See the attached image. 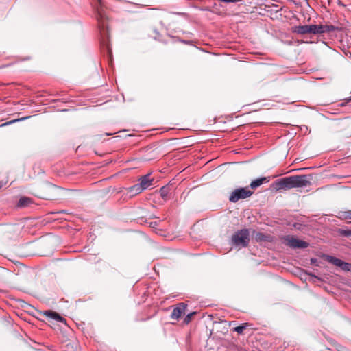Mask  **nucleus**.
Here are the masks:
<instances>
[{"mask_svg": "<svg viewBox=\"0 0 351 351\" xmlns=\"http://www.w3.org/2000/svg\"><path fill=\"white\" fill-rule=\"evenodd\" d=\"M311 175H296L277 179L271 184V188L276 191H287L293 188L310 186Z\"/></svg>", "mask_w": 351, "mask_h": 351, "instance_id": "obj_1", "label": "nucleus"}, {"mask_svg": "<svg viewBox=\"0 0 351 351\" xmlns=\"http://www.w3.org/2000/svg\"><path fill=\"white\" fill-rule=\"evenodd\" d=\"M250 243V232L248 229L243 228L237 231L230 240V244L234 247H246Z\"/></svg>", "mask_w": 351, "mask_h": 351, "instance_id": "obj_2", "label": "nucleus"}, {"mask_svg": "<svg viewBox=\"0 0 351 351\" xmlns=\"http://www.w3.org/2000/svg\"><path fill=\"white\" fill-rule=\"evenodd\" d=\"M254 193L253 191L249 190L247 187H240L234 190L230 197L229 201L236 203L240 199H244L250 197Z\"/></svg>", "mask_w": 351, "mask_h": 351, "instance_id": "obj_3", "label": "nucleus"}, {"mask_svg": "<svg viewBox=\"0 0 351 351\" xmlns=\"http://www.w3.org/2000/svg\"><path fill=\"white\" fill-rule=\"evenodd\" d=\"M285 244L293 249H304L309 246V243L295 237H285Z\"/></svg>", "mask_w": 351, "mask_h": 351, "instance_id": "obj_4", "label": "nucleus"}, {"mask_svg": "<svg viewBox=\"0 0 351 351\" xmlns=\"http://www.w3.org/2000/svg\"><path fill=\"white\" fill-rule=\"evenodd\" d=\"M21 230V228L18 224H9L5 227V233L8 235V237L10 239H14L17 237Z\"/></svg>", "mask_w": 351, "mask_h": 351, "instance_id": "obj_5", "label": "nucleus"}, {"mask_svg": "<svg viewBox=\"0 0 351 351\" xmlns=\"http://www.w3.org/2000/svg\"><path fill=\"white\" fill-rule=\"evenodd\" d=\"M153 181L154 180L151 178V174L147 173L141 176L138 179V182L137 184H138L139 187H141V190H143V191L152 184Z\"/></svg>", "mask_w": 351, "mask_h": 351, "instance_id": "obj_6", "label": "nucleus"}, {"mask_svg": "<svg viewBox=\"0 0 351 351\" xmlns=\"http://www.w3.org/2000/svg\"><path fill=\"white\" fill-rule=\"evenodd\" d=\"M187 305L183 302L179 303L176 307H175L171 314V318L173 319H178L182 313H184Z\"/></svg>", "mask_w": 351, "mask_h": 351, "instance_id": "obj_7", "label": "nucleus"}, {"mask_svg": "<svg viewBox=\"0 0 351 351\" xmlns=\"http://www.w3.org/2000/svg\"><path fill=\"white\" fill-rule=\"evenodd\" d=\"M172 186L171 185H165L159 189V194L165 201H167L171 198Z\"/></svg>", "mask_w": 351, "mask_h": 351, "instance_id": "obj_8", "label": "nucleus"}, {"mask_svg": "<svg viewBox=\"0 0 351 351\" xmlns=\"http://www.w3.org/2000/svg\"><path fill=\"white\" fill-rule=\"evenodd\" d=\"M317 35L331 32L338 29L337 27L332 25H316Z\"/></svg>", "mask_w": 351, "mask_h": 351, "instance_id": "obj_9", "label": "nucleus"}, {"mask_svg": "<svg viewBox=\"0 0 351 351\" xmlns=\"http://www.w3.org/2000/svg\"><path fill=\"white\" fill-rule=\"evenodd\" d=\"M43 314L46 317L51 318V319L56 320L60 323L66 324V319L55 311L50 310L45 311Z\"/></svg>", "mask_w": 351, "mask_h": 351, "instance_id": "obj_10", "label": "nucleus"}, {"mask_svg": "<svg viewBox=\"0 0 351 351\" xmlns=\"http://www.w3.org/2000/svg\"><path fill=\"white\" fill-rule=\"evenodd\" d=\"M323 257L324 258V259L328 261V263H330V264H332L337 267H340L341 264V262L343 260L340 259V258H338L335 256H331V255H328V254H324L323 255Z\"/></svg>", "mask_w": 351, "mask_h": 351, "instance_id": "obj_11", "label": "nucleus"}, {"mask_svg": "<svg viewBox=\"0 0 351 351\" xmlns=\"http://www.w3.org/2000/svg\"><path fill=\"white\" fill-rule=\"evenodd\" d=\"M269 181V179L267 177L258 178L252 181V182L250 184V186L252 189H256L259 187L261 185H262L264 182H268Z\"/></svg>", "mask_w": 351, "mask_h": 351, "instance_id": "obj_12", "label": "nucleus"}, {"mask_svg": "<svg viewBox=\"0 0 351 351\" xmlns=\"http://www.w3.org/2000/svg\"><path fill=\"white\" fill-rule=\"evenodd\" d=\"M292 32L301 35L308 34V25L294 26L292 27Z\"/></svg>", "mask_w": 351, "mask_h": 351, "instance_id": "obj_13", "label": "nucleus"}, {"mask_svg": "<svg viewBox=\"0 0 351 351\" xmlns=\"http://www.w3.org/2000/svg\"><path fill=\"white\" fill-rule=\"evenodd\" d=\"M128 193L130 194L131 197L136 195L141 192H143V190H141V187H139L138 184H136L130 187H128L127 189Z\"/></svg>", "mask_w": 351, "mask_h": 351, "instance_id": "obj_14", "label": "nucleus"}, {"mask_svg": "<svg viewBox=\"0 0 351 351\" xmlns=\"http://www.w3.org/2000/svg\"><path fill=\"white\" fill-rule=\"evenodd\" d=\"M32 203V199L30 197H22L19 199V200L17 203V207L25 208V207L28 206Z\"/></svg>", "mask_w": 351, "mask_h": 351, "instance_id": "obj_15", "label": "nucleus"}, {"mask_svg": "<svg viewBox=\"0 0 351 351\" xmlns=\"http://www.w3.org/2000/svg\"><path fill=\"white\" fill-rule=\"evenodd\" d=\"M339 268L344 271H351V263L342 261Z\"/></svg>", "mask_w": 351, "mask_h": 351, "instance_id": "obj_16", "label": "nucleus"}, {"mask_svg": "<svg viewBox=\"0 0 351 351\" xmlns=\"http://www.w3.org/2000/svg\"><path fill=\"white\" fill-rule=\"evenodd\" d=\"M341 218L351 220V210L342 211L340 213Z\"/></svg>", "mask_w": 351, "mask_h": 351, "instance_id": "obj_17", "label": "nucleus"}, {"mask_svg": "<svg viewBox=\"0 0 351 351\" xmlns=\"http://www.w3.org/2000/svg\"><path fill=\"white\" fill-rule=\"evenodd\" d=\"M247 326V324H242L234 328V331L237 332L239 334L243 333V330Z\"/></svg>", "mask_w": 351, "mask_h": 351, "instance_id": "obj_18", "label": "nucleus"}, {"mask_svg": "<svg viewBox=\"0 0 351 351\" xmlns=\"http://www.w3.org/2000/svg\"><path fill=\"white\" fill-rule=\"evenodd\" d=\"M29 118V117H25L20 118V119H14V120L10 121L8 122H6V123L2 124L1 126L8 125H10V124H12V123H14L15 122L20 121H24Z\"/></svg>", "mask_w": 351, "mask_h": 351, "instance_id": "obj_19", "label": "nucleus"}, {"mask_svg": "<svg viewBox=\"0 0 351 351\" xmlns=\"http://www.w3.org/2000/svg\"><path fill=\"white\" fill-rule=\"evenodd\" d=\"M195 314L196 312H191L188 313L184 319V323L188 324L191 321L192 317Z\"/></svg>", "mask_w": 351, "mask_h": 351, "instance_id": "obj_20", "label": "nucleus"}, {"mask_svg": "<svg viewBox=\"0 0 351 351\" xmlns=\"http://www.w3.org/2000/svg\"><path fill=\"white\" fill-rule=\"evenodd\" d=\"M339 233L340 234V235L343 237H349L351 236V230L339 229Z\"/></svg>", "mask_w": 351, "mask_h": 351, "instance_id": "obj_21", "label": "nucleus"}, {"mask_svg": "<svg viewBox=\"0 0 351 351\" xmlns=\"http://www.w3.org/2000/svg\"><path fill=\"white\" fill-rule=\"evenodd\" d=\"M308 34L317 35L316 25H308Z\"/></svg>", "mask_w": 351, "mask_h": 351, "instance_id": "obj_22", "label": "nucleus"}, {"mask_svg": "<svg viewBox=\"0 0 351 351\" xmlns=\"http://www.w3.org/2000/svg\"><path fill=\"white\" fill-rule=\"evenodd\" d=\"M293 226L295 229L298 230H302V228H303V225L300 223H294L293 224Z\"/></svg>", "mask_w": 351, "mask_h": 351, "instance_id": "obj_23", "label": "nucleus"}, {"mask_svg": "<svg viewBox=\"0 0 351 351\" xmlns=\"http://www.w3.org/2000/svg\"><path fill=\"white\" fill-rule=\"evenodd\" d=\"M104 19V16L102 15V14L100 12V11H97V21L100 23V21H102Z\"/></svg>", "mask_w": 351, "mask_h": 351, "instance_id": "obj_24", "label": "nucleus"}, {"mask_svg": "<svg viewBox=\"0 0 351 351\" xmlns=\"http://www.w3.org/2000/svg\"><path fill=\"white\" fill-rule=\"evenodd\" d=\"M310 261H311V265H318V264H317L318 261H317V258H311V260H310Z\"/></svg>", "mask_w": 351, "mask_h": 351, "instance_id": "obj_25", "label": "nucleus"}, {"mask_svg": "<svg viewBox=\"0 0 351 351\" xmlns=\"http://www.w3.org/2000/svg\"><path fill=\"white\" fill-rule=\"evenodd\" d=\"M137 222L140 223H147V220L144 217H140L137 219Z\"/></svg>", "mask_w": 351, "mask_h": 351, "instance_id": "obj_26", "label": "nucleus"}, {"mask_svg": "<svg viewBox=\"0 0 351 351\" xmlns=\"http://www.w3.org/2000/svg\"><path fill=\"white\" fill-rule=\"evenodd\" d=\"M49 186L52 189H57V186L56 185H53V184H49Z\"/></svg>", "mask_w": 351, "mask_h": 351, "instance_id": "obj_27", "label": "nucleus"}, {"mask_svg": "<svg viewBox=\"0 0 351 351\" xmlns=\"http://www.w3.org/2000/svg\"><path fill=\"white\" fill-rule=\"evenodd\" d=\"M304 127L305 128V129H304V131H305L304 132H305V133H307V132H308V127H307V126H305V125H304Z\"/></svg>", "mask_w": 351, "mask_h": 351, "instance_id": "obj_28", "label": "nucleus"}, {"mask_svg": "<svg viewBox=\"0 0 351 351\" xmlns=\"http://www.w3.org/2000/svg\"><path fill=\"white\" fill-rule=\"evenodd\" d=\"M304 127L305 128V129H304V131H305L304 132H305V133H307V132H308V127H307V126H305V125H304Z\"/></svg>", "mask_w": 351, "mask_h": 351, "instance_id": "obj_29", "label": "nucleus"}, {"mask_svg": "<svg viewBox=\"0 0 351 351\" xmlns=\"http://www.w3.org/2000/svg\"><path fill=\"white\" fill-rule=\"evenodd\" d=\"M156 222H151V223H149V226H156Z\"/></svg>", "mask_w": 351, "mask_h": 351, "instance_id": "obj_30", "label": "nucleus"}, {"mask_svg": "<svg viewBox=\"0 0 351 351\" xmlns=\"http://www.w3.org/2000/svg\"><path fill=\"white\" fill-rule=\"evenodd\" d=\"M181 42H182L184 43H189L188 41H186V40H182Z\"/></svg>", "mask_w": 351, "mask_h": 351, "instance_id": "obj_31", "label": "nucleus"}, {"mask_svg": "<svg viewBox=\"0 0 351 351\" xmlns=\"http://www.w3.org/2000/svg\"><path fill=\"white\" fill-rule=\"evenodd\" d=\"M181 42H182L184 43H189L188 41H186V40H182Z\"/></svg>", "mask_w": 351, "mask_h": 351, "instance_id": "obj_32", "label": "nucleus"}, {"mask_svg": "<svg viewBox=\"0 0 351 351\" xmlns=\"http://www.w3.org/2000/svg\"><path fill=\"white\" fill-rule=\"evenodd\" d=\"M59 213H66V210H63L60 211Z\"/></svg>", "mask_w": 351, "mask_h": 351, "instance_id": "obj_33", "label": "nucleus"}, {"mask_svg": "<svg viewBox=\"0 0 351 351\" xmlns=\"http://www.w3.org/2000/svg\"><path fill=\"white\" fill-rule=\"evenodd\" d=\"M112 134H110V133H106V136H109V135H111Z\"/></svg>", "mask_w": 351, "mask_h": 351, "instance_id": "obj_34", "label": "nucleus"}, {"mask_svg": "<svg viewBox=\"0 0 351 351\" xmlns=\"http://www.w3.org/2000/svg\"><path fill=\"white\" fill-rule=\"evenodd\" d=\"M3 186V184L0 183V189Z\"/></svg>", "mask_w": 351, "mask_h": 351, "instance_id": "obj_35", "label": "nucleus"}, {"mask_svg": "<svg viewBox=\"0 0 351 351\" xmlns=\"http://www.w3.org/2000/svg\"><path fill=\"white\" fill-rule=\"evenodd\" d=\"M309 275L312 276L313 277H315V275H313V274H308Z\"/></svg>", "mask_w": 351, "mask_h": 351, "instance_id": "obj_36", "label": "nucleus"}, {"mask_svg": "<svg viewBox=\"0 0 351 351\" xmlns=\"http://www.w3.org/2000/svg\"><path fill=\"white\" fill-rule=\"evenodd\" d=\"M102 26H103V27H104V23L103 21H102Z\"/></svg>", "mask_w": 351, "mask_h": 351, "instance_id": "obj_37", "label": "nucleus"}, {"mask_svg": "<svg viewBox=\"0 0 351 351\" xmlns=\"http://www.w3.org/2000/svg\"><path fill=\"white\" fill-rule=\"evenodd\" d=\"M109 53H110V56H111V51L109 50Z\"/></svg>", "mask_w": 351, "mask_h": 351, "instance_id": "obj_38", "label": "nucleus"}, {"mask_svg": "<svg viewBox=\"0 0 351 351\" xmlns=\"http://www.w3.org/2000/svg\"><path fill=\"white\" fill-rule=\"evenodd\" d=\"M98 1H99V3L101 4V0H98Z\"/></svg>", "mask_w": 351, "mask_h": 351, "instance_id": "obj_39", "label": "nucleus"}]
</instances>
